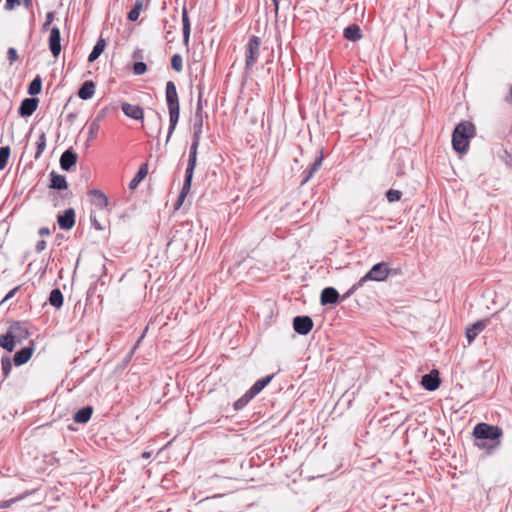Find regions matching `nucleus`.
Returning <instances> with one entry per match:
<instances>
[{
    "label": "nucleus",
    "mask_w": 512,
    "mask_h": 512,
    "mask_svg": "<svg viewBox=\"0 0 512 512\" xmlns=\"http://www.w3.org/2000/svg\"><path fill=\"white\" fill-rule=\"evenodd\" d=\"M7 58L9 63L12 65L18 59L17 50L13 47H10L7 51Z\"/></svg>",
    "instance_id": "c03bdc74"
},
{
    "label": "nucleus",
    "mask_w": 512,
    "mask_h": 512,
    "mask_svg": "<svg viewBox=\"0 0 512 512\" xmlns=\"http://www.w3.org/2000/svg\"><path fill=\"white\" fill-rule=\"evenodd\" d=\"M147 65L144 62H135L133 65V72L135 75H142L146 72Z\"/></svg>",
    "instance_id": "a19ab883"
},
{
    "label": "nucleus",
    "mask_w": 512,
    "mask_h": 512,
    "mask_svg": "<svg viewBox=\"0 0 512 512\" xmlns=\"http://www.w3.org/2000/svg\"><path fill=\"white\" fill-rule=\"evenodd\" d=\"M340 295L334 287H326L320 295V303L322 305H334L338 303Z\"/></svg>",
    "instance_id": "4468645a"
},
{
    "label": "nucleus",
    "mask_w": 512,
    "mask_h": 512,
    "mask_svg": "<svg viewBox=\"0 0 512 512\" xmlns=\"http://www.w3.org/2000/svg\"><path fill=\"white\" fill-rule=\"evenodd\" d=\"M77 159V154L71 149H67L60 157V166L63 170L69 171L77 163Z\"/></svg>",
    "instance_id": "a211bd4d"
},
{
    "label": "nucleus",
    "mask_w": 512,
    "mask_h": 512,
    "mask_svg": "<svg viewBox=\"0 0 512 512\" xmlns=\"http://www.w3.org/2000/svg\"><path fill=\"white\" fill-rule=\"evenodd\" d=\"M93 413V408L91 406H85L81 409H79L73 416V420L76 423L84 424L87 423Z\"/></svg>",
    "instance_id": "aec40b11"
},
{
    "label": "nucleus",
    "mask_w": 512,
    "mask_h": 512,
    "mask_svg": "<svg viewBox=\"0 0 512 512\" xmlns=\"http://www.w3.org/2000/svg\"><path fill=\"white\" fill-rule=\"evenodd\" d=\"M344 37L350 41H357L361 38V30L357 25H350L344 29Z\"/></svg>",
    "instance_id": "c85d7f7f"
},
{
    "label": "nucleus",
    "mask_w": 512,
    "mask_h": 512,
    "mask_svg": "<svg viewBox=\"0 0 512 512\" xmlns=\"http://www.w3.org/2000/svg\"><path fill=\"white\" fill-rule=\"evenodd\" d=\"M19 4H20V0H6L5 9L12 10L15 8L16 5H19Z\"/></svg>",
    "instance_id": "49530a36"
},
{
    "label": "nucleus",
    "mask_w": 512,
    "mask_h": 512,
    "mask_svg": "<svg viewBox=\"0 0 512 512\" xmlns=\"http://www.w3.org/2000/svg\"><path fill=\"white\" fill-rule=\"evenodd\" d=\"M148 173V165L146 163L142 164L133 177V179L129 183V189L134 190L138 187L140 182L146 177Z\"/></svg>",
    "instance_id": "5701e85b"
},
{
    "label": "nucleus",
    "mask_w": 512,
    "mask_h": 512,
    "mask_svg": "<svg viewBox=\"0 0 512 512\" xmlns=\"http://www.w3.org/2000/svg\"><path fill=\"white\" fill-rule=\"evenodd\" d=\"M473 435L476 438V446L491 453L500 446L503 430L499 426L478 423L473 429Z\"/></svg>",
    "instance_id": "f257e3e1"
},
{
    "label": "nucleus",
    "mask_w": 512,
    "mask_h": 512,
    "mask_svg": "<svg viewBox=\"0 0 512 512\" xmlns=\"http://www.w3.org/2000/svg\"><path fill=\"white\" fill-rule=\"evenodd\" d=\"M39 103L38 98H25L18 109V113L22 117H29L31 116L37 109Z\"/></svg>",
    "instance_id": "9b49d317"
},
{
    "label": "nucleus",
    "mask_w": 512,
    "mask_h": 512,
    "mask_svg": "<svg viewBox=\"0 0 512 512\" xmlns=\"http://www.w3.org/2000/svg\"><path fill=\"white\" fill-rule=\"evenodd\" d=\"M171 66L176 72H181L183 69V59L180 54H174L171 58Z\"/></svg>",
    "instance_id": "e433bc0d"
},
{
    "label": "nucleus",
    "mask_w": 512,
    "mask_h": 512,
    "mask_svg": "<svg viewBox=\"0 0 512 512\" xmlns=\"http://www.w3.org/2000/svg\"><path fill=\"white\" fill-rule=\"evenodd\" d=\"M10 154L11 149L9 146L0 147V170L5 169V167L7 166Z\"/></svg>",
    "instance_id": "72a5a7b5"
},
{
    "label": "nucleus",
    "mask_w": 512,
    "mask_h": 512,
    "mask_svg": "<svg viewBox=\"0 0 512 512\" xmlns=\"http://www.w3.org/2000/svg\"><path fill=\"white\" fill-rule=\"evenodd\" d=\"M142 7H143L142 1L136 0L133 8L128 13V19L130 21H136L140 15Z\"/></svg>",
    "instance_id": "f704fd0d"
},
{
    "label": "nucleus",
    "mask_w": 512,
    "mask_h": 512,
    "mask_svg": "<svg viewBox=\"0 0 512 512\" xmlns=\"http://www.w3.org/2000/svg\"><path fill=\"white\" fill-rule=\"evenodd\" d=\"M475 127L470 122L459 123L452 134V146L453 149L458 153L466 152L469 139L474 136Z\"/></svg>",
    "instance_id": "7ed1b4c3"
},
{
    "label": "nucleus",
    "mask_w": 512,
    "mask_h": 512,
    "mask_svg": "<svg viewBox=\"0 0 512 512\" xmlns=\"http://www.w3.org/2000/svg\"><path fill=\"white\" fill-rule=\"evenodd\" d=\"M273 377L274 375L272 374L257 380L248 391L255 397L271 382Z\"/></svg>",
    "instance_id": "b1692460"
},
{
    "label": "nucleus",
    "mask_w": 512,
    "mask_h": 512,
    "mask_svg": "<svg viewBox=\"0 0 512 512\" xmlns=\"http://www.w3.org/2000/svg\"><path fill=\"white\" fill-rule=\"evenodd\" d=\"M54 20V12H48L46 14V20L43 24V29H47Z\"/></svg>",
    "instance_id": "a18cd8bd"
},
{
    "label": "nucleus",
    "mask_w": 512,
    "mask_h": 512,
    "mask_svg": "<svg viewBox=\"0 0 512 512\" xmlns=\"http://www.w3.org/2000/svg\"><path fill=\"white\" fill-rule=\"evenodd\" d=\"M165 97L167 102V107L169 111V131L166 138V143L169 142L171 135L173 134L180 115V105H179V97L177 93L176 86L173 81H168L166 83L165 89Z\"/></svg>",
    "instance_id": "f03ea898"
},
{
    "label": "nucleus",
    "mask_w": 512,
    "mask_h": 512,
    "mask_svg": "<svg viewBox=\"0 0 512 512\" xmlns=\"http://www.w3.org/2000/svg\"><path fill=\"white\" fill-rule=\"evenodd\" d=\"M99 119L100 116H98L89 126V139H94L97 136V133L99 131Z\"/></svg>",
    "instance_id": "58836bf2"
},
{
    "label": "nucleus",
    "mask_w": 512,
    "mask_h": 512,
    "mask_svg": "<svg viewBox=\"0 0 512 512\" xmlns=\"http://www.w3.org/2000/svg\"><path fill=\"white\" fill-rule=\"evenodd\" d=\"M363 285V282L361 281V279H359L358 282H356L345 294H343L342 299L349 298L356 290H358Z\"/></svg>",
    "instance_id": "37998d69"
},
{
    "label": "nucleus",
    "mask_w": 512,
    "mask_h": 512,
    "mask_svg": "<svg viewBox=\"0 0 512 512\" xmlns=\"http://www.w3.org/2000/svg\"><path fill=\"white\" fill-rule=\"evenodd\" d=\"M193 137L192 141L200 142L201 134L203 129V106H202V94L199 93L197 106L193 118Z\"/></svg>",
    "instance_id": "423d86ee"
},
{
    "label": "nucleus",
    "mask_w": 512,
    "mask_h": 512,
    "mask_svg": "<svg viewBox=\"0 0 512 512\" xmlns=\"http://www.w3.org/2000/svg\"><path fill=\"white\" fill-rule=\"evenodd\" d=\"M390 274V268L388 263L380 262L372 266V268L361 277V281L366 283L367 281H385Z\"/></svg>",
    "instance_id": "20e7f679"
},
{
    "label": "nucleus",
    "mask_w": 512,
    "mask_h": 512,
    "mask_svg": "<svg viewBox=\"0 0 512 512\" xmlns=\"http://www.w3.org/2000/svg\"><path fill=\"white\" fill-rule=\"evenodd\" d=\"M199 144H200V142L192 141L191 146H190L188 164H187V168L185 171V179H184V181H186L187 187H191L194 169H195L196 163H197V154H198Z\"/></svg>",
    "instance_id": "0eeeda50"
},
{
    "label": "nucleus",
    "mask_w": 512,
    "mask_h": 512,
    "mask_svg": "<svg viewBox=\"0 0 512 512\" xmlns=\"http://www.w3.org/2000/svg\"><path fill=\"white\" fill-rule=\"evenodd\" d=\"M486 327V321L480 320L475 322L471 327L466 330V338L469 344H471L477 335L484 330Z\"/></svg>",
    "instance_id": "6ab92c4d"
},
{
    "label": "nucleus",
    "mask_w": 512,
    "mask_h": 512,
    "mask_svg": "<svg viewBox=\"0 0 512 512\" xmlns=\"http://www.w3.org/2000/svg\"><path fill=\"white\" fill-rule=\"evenodd\" d=\"M293 328L300 335H307L313 328V320L309 316H296Z\"/></svg>",
    "instance_id": "6e6552de"
},
{
    "label": "nucleus",
    "mask_w": 512,
    "mask_h": 512,
    "mask_svg": "<svg viewBox=\"0 0 512 512\" xmlns=\"http://www.w3.org/2000/svg\"><path fill=\"white\" fill-rule=\"evenodd\" d=\"M58 224L63 230H70L75 224V211L73 208H68L62 215L57 217Z\"/></svg>",
    "instance_id": "ddd939ff"
},
{
    "label": "nucleus",
    "mask_w": 512,
    "mask_h": 512,
    "mask_svg": "<svg viewBox=\"0 0 512 512\" xmlns=\"http://www.w3.org/2000/svg\"><path fill=\"white\" fill-rule=\"evenodd\" d=\"M363 285V282L361 281V279H359L358 282H356L345 294H343L342 299L349 298L356 290H358Z\"/></svg>",
    "instance_id": "79ce46f5"
},
{
    "label": "nucleus",
    "mask_w": 512,
    "mask_h": 512,
    "mask_svg": "<svg viewBox=\"0 0 512 512\" xmlns=\"http://www.w3.org/2000/svg\"><path fill=\"white\" fill-rule=\"evenodd\" d=\"M123 113L132 119L142 120L144 117L143 109L138 105H132L127 102H123L121 105Z\"/></svg>",
    "instance_id": "dca6fc26"
},
{
    "label": "nucleus",
    "mask_w": 512,
    "mask_h": 512,
    "mask_svg": "<svg viewBox=\"0 0 512 512\" xmlns=\"http://www.w3.org/2000/svg\"><path fill=\"white\" fill-rule=\"evenodd\" d=\"M106 46V42L103 38H99L96 42L95 46L93 47V50L88 56L89 62H94L98 57L101 55V53L104 51Z\"/></svg>",
    "instance_id": "bb28decb"
},
{
    "label": "nucleus",
    "mask_w": 512,
    "mask_h": 512,
    "mask_svg": "<svg viewBox=\"0 0 512 512\" xmlns=\"http://www.w3.org/2000/svg\"><path fill=\"white\" fill-rule=\"evenodd\" d=\"M402 197V192L399 190L390 189L386 192V198L389 202L399 201Z\"/></svg>",
    "instance_id": "4c0bfd02"
},
{
    "label": "nucleus",
    "mask_w": 512,
    "mask_h": 512,
    "mask_svg": "<svg viewBox=\"0 0 512 512\" xmlns=\"http://www.w3.org/2000/svg\"><path fill=\"white\" fill-rule=\"evenodd\" d=\"M190 188H191V187H187V186H186V181H184V183H183V187H182V190H181L180 195H179V197H178V200H177V202H176V204H175V208H176V209H178V208L182 205V203H183V201H184L185 197L187 196V194H188V193H189V191H190Z\"/></svg>",
    "instance_id": "ea45409f"
},
{
    "label": "nucleus",
    "mask_w": 512,
    "mask_h": 512,
    "mask_svg": "<svg viewBox=\"0 0 512 512\" xmlns=\"http://www.w3.org/2000/svg\"><path fill=\"white\" fill-rule=\"evenodd\" d=\"M46 142H47L46 133L41 132V134L38 137L37 148H36V152H35V156H34V158L36 160L39 159L41 157L42 153L45 151Z\"/></svg>",
    "instance_id": "7c9ffc66"
},
{
    "label": "nucleus",
    "mask_w": 512,
    "mask_h": 512,
    "mask_svg": "<svg viewBox=\"0 0 512 512\" xmlns=\"http://www.w3.org/2000/svg\"><path fill=\"white\" fill-rule=\"evenodd\" d=\"M1 365H2V373L4 379L7 378L10 375V372L12 370V361L9 357L3 356L1 359Z\"/></svg>",
    "instance_id": "c9c22d12"
},
{
    "label": "nucleus",
    "mask_w": 512,
    "mask_h": 512,
    "mask_svg": "<svg viewBox=\"0 0 512 512\" xmlns=\"http://www.w3.org/2000/svg\"><path fill=\"white\" fill-rule=\"evenodd\" d=\"M34 352L33 343L30 346L23 347L19 351H17L13 357V362L16 366L23 365L27 363L32 357Z\"/></svg>",
    "instance_id": "2eb2a0df"
},
{
    "label": "nucleus",
    "mask_w": 512,
    "mask_h": 512,
    "mask_svg": "<svg viewBox=\"0 0 512 512\" xmlns=\"http://www.w3.org/2000/svg\"><path fill=\"white\" fill-rule=\"evenodd\" d=\"M92 224H93V226H94V228H95V229H97V230H102L101 225L99 224V222H98L95 218H94V219H92Z\"/></svg>",
    "instance_id": "603ef678"
},
{
    "label": "nucleus",
    "mask_w": 512,
    "mask_h": 512,
    "mask_svg": "<svg viewBox=\"0 0 512 512\" xmlns=\"http://www.w3.org/2000/svg\"><path fill=\"white\" fill-rule=\"evenodd\" d=\"M49 303L55 308H60L63 305V294L60 289L56 288L50 292Z\"/></svg>",
    "instance_id": "c756f323"
},
{
    "label": "nucleus",
    "mask_w": 512,
    "mask_h": 512,
    "mask_svg": "<svg viewBox=\"0 0 512 512\" xmlns=\"http://www.w3.org/2000/svg\"><path fill=\"white\" fill-rule=\"evenodd\" d=\"M36 252L40 253L42 252L43 250L46 249V241L44 240H40L37 244H36Z\"/></svg>",
    "instance_id": "09e8293b"
},
{
    "label": "nucleus",
    "mask_w": 512,
    "mask_h": 512,
    "mask_svg": "<svg viewBox=\"0 0 512 512\" xmlns=\"http://www.w3.org/2000/svg\"><path fill=\"white\" fill-rule=\"evenodd\" d=\"M272 1H273V4H274L275 12L277 13V12H278V9H279V3H278V0H272Z\"/></svg>",
    "instance_id": "5fc2aeb1"
},
{
    "label": "nucleus",
    "mask_w": 512,
    "mask_h": 512,
    "mask_svg": "<svg viewBox=\"0 0 512 512\" xmlns=\"http://www.w3.org/2000/svg\"><path fill=\"white\" fill-rule=\"evenodd\" d=\"M19 288H20V286H17V287H15V288H13L12 290H10V291L6 294V296L4 297V299H3V301H2V302L7 301V300L11 299L12 297H14V295H15V294H16V292L19 290Z\"/></svg>",
    "instance_id": "de8ad7c7"
},
{
    "label": "nucleus",
    "mask_w": 512,
    "mask_h": 512,
    "mask_svg": "<svg viewBox=\"0 0 512 512\" xmlns=\"http://www.w3.org/2000/svg\"><path fill=\"white\" fill-rule=\"evenodd\" d=\"M50 176H51L50 188L56 189V190L67 189L68 184H67L65 176L57 174L55 171H52L50 173Z\"/></svg>",
    "instance_id": "412c9836"
},
{
    "label": "nucleus",
    "mask_w": 512,
    "mask_h": 512,
    "mask_svg": "<svg viewBox=\"0 0 512 512\" xmlns=\"http://www.w3.org/2000/svg\"><path fill=\"white\" fill-rule=\"evenodd\" d=\"M182 24H183V42L188 47L190 39V20L186 8L182 10Z\"/></svg>",
    "instance_id": "a878e982"
},
{
    "label": "nucleus",
    "mask_w": 512,
    "mask_h": 512,
    "mask_svg": "<svg viewBox=\"0 0 512 512\" xmlns=\"http://www.w3.org/2000/svg\"><path fill=\"white\" fill-rule=\"evenodd\" d=\"M25 8L29 9L32 6V0H23Z\"/></svg>",
    "instance_id": "864d4df0"
},
{
    "label": "nucleus",
    "mask_w": 512,
    "mask_h": 512,
    "mask_svg": "<svg viewBox=\"0 0 512 512\" xmlns=\"http://www.w3.org/2000/svg\"><path fill=\"white\" fill-rule=\"evenodd\" d=\"M89 195L91 196V203L97 208L104 209L108 207L109 200L101 190L92 189L89 191Z\"/></svg>",
    "instance_id": "f3484780"
},
{
    "label": "nucleus",
    "mask_w": 512,
    "mask_h": 512,
    "mask_svg": "<svg viewBox=\"0 0 512 512\" xmlns=\"http://www.w3.org/2000/svg\"><path fill=\"white\" fill-rule=\"evenodd\" d=\"M16 342L12 338V334L8 330L6 334L0 336V346L9 351L12 352L15 348Z\"/></svg>",
    "instance_id": "cd10ccee"
},
{
    "label": "nucleus",
    "mask_w": 512,
    "mask_h": 512,
    "mask_svg": "<svg viewBox=\"0 0 512 512\" xmlns=\"http://www.w3.org/2000/svg\"><path fill=\"white\" fill-rule=\"evenodd\" d=\"M260 50V38L257 36L250 37L246 46L245 67L250 70L258 60Z\"/></svg>",
    "instance_id": "39448f33"
},
{
    "label": "nucleus",
    "mask_w": 512,
    "mask_h": 512,
    "mask_svg": "<svg viewBox=\"0 0 512 512\" xmlns=\"http://www.w3.org/2000/svg\"><path fill=\"white\" fill-rule=\"evenodd\" d=\"M510 101L512 102V87H511V91H510Z\"/></svg>",
    "instance_id": "4d7b16f0"
},
{
    "label": "nucleus",
    "mask_w": 512,
    "mask_h": 512,
    "mask_svg": "<svg viewBox=\"0 0 512 512\" xmlns=\"http://www.w3.org/2000/svg\"><path fill=\"white\" fill-rule=\"evenodd\" d=\"M15 500H8L0 503V508H8Z\"/></svg>",
    "instance_id": "3c124183"
},
{
    "label": "nucleus",
    "mask_w": 512,
    "mask_h": 512,
    "mask_svg": "<svg viewBox=\"0 0 512 512\" xmlns=\"http://www.w3.org/2000/svg\"><path fill=\"white\" fill-rule=\"evenodd\" d=\"M49 49L54 57H57L61 52V35L57 27L50 29L49 35Z\"/></svg>",
    "instance_id": "9d476101"
},
{
    "label": "nucleus",
    "mask_w": 512,
    "mask_h": 512,
    "mask_svg": "<svg viewBox=\"0 0 512 512\" xmlns=\"http://www.w3.org/2000/svg\"><path fill=\"white\" fill-rule=\"evenodd\" d=\"M95 93V84L93 81H86L80 87L78 91V96L82 100H88L93 97Z\"/></svg>",
    "instance_id": "4be33fe9"
},
{
    "label": "nucleus",
    "mask_w": 512,
    "mask_h": 512,
    "mask_svg": "<svg viewBox=\"0 0 512 512\" xmlns=\"http://www.w3.org/2000/svg\"><path fill=\"white\" fill-rule=\"evenodd\" d=\"M40 236H49L50 235V229L47 227H41L38 231Z\"/></svg>",
    "instance_id": "8fccbe9b"
},
{
    "label": "nucleus",
    "mask_w": 512,
    "mask_h": 512,
    "mask_svg": "<svg viewBox=\"0 0 512 512\" xmlns=\"http://www.w3.org/2000/svg\"><path fill=\"white\" fill-rule=\"evenodd\" d=\"M150 456H151L150 452H143L142 453V458H144V459H148V458H150Z\"/></svg>",
    "instance_id": "6e6d98bb"
},
{
    "label": "nucleus",
    "mask_w": 512,
    "mask_h": 512,
    "mask_svg": "<svg viewBox=\"0 0 512 512\" xmlns=\"http://www.w3.org/2000/svg\"><path fill=\"white\" fill-rule=\"evenodd\" d=\"M9 331L12 334V338L16 343H21L26 340L30 333L27 326L21 322H14L10 325Z\"/></svg>",
    "instance_id": "1a4fd4ad"
},
{
    "label": "nucleus",
    "mask_w": 512,
    "mask_h": 512,
    "mask_svg": "<svg viewBox=\"0 0 512 512\" xmlns=\"http://www.w3.org/2000/svg\"><path fill=\"white\" fill-rule=\"evenodd\" d=\"M422 386L428 391H434L440 386L439 372L432 370L430 373L422 376Z\"/></svg>",
    "instance_id": "f8f14e48"
},
{
    "label": "nucleus",
    "mask_w": 512,
    "mask_h": 512,
    "mask_svg": "<svg viewBox=\"0 0 512 512\" xmlns=\"http://www.w3.org/2000/svg\"><path fill=\"white\" fill-rule=\"evenodd\" d=\"M322 160H323L322 155L318 156L314 160V162L311 164L310 168L308 170L304 171L305 176H304V179L301 182L302 185L307 183L313 177L314 173L319 170V168L322 165Z\"/></svg>",
    "instance_id": "393cba45"
},
{
    "label": "nucleus",
    "mask_w": 512,
    "mask_h": 512,
    "mask_svg": "<svg viewBox=\"0 0 512 512\" xmlns=\"http://www.w3.org/2000/svg\"><path fill=\"white\" fill-rule=\"evenodd\" d=\"M253 398L254 396L247 391L241 398L234 402V410L239 411L243 409Z\"/></svg>",
    "instance_id": "2f4dec72"
},
{
    "label": "nucleus",
    "mask_w": 512,
    "mask_h": 512,
    "mask_svg": "<svg viewBox=\"0 0 512 512\" xmlns=\"http://www.w3.org/2000/svg\"><path fill=\"white\" fill-rule=\"evenodd\" d=\"M42 89V81L39 76L35 77L28 87V93L31 96H35L41 92Z\"/></svg>",
    "instance_id": "473e14b6"
}]
</instances>
